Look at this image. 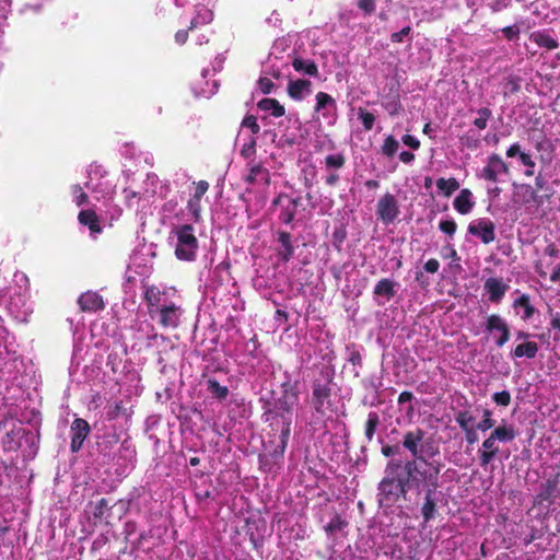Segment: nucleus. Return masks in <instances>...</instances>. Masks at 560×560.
<instances>
[{
    "label": "nucleus",
    "instance_id": "35",
    "mask_svg": "<svg viewBox=\"0 0 560 560\" xmlns=\"http://www.w3.org/2000/svg\"><path fill=\"white\" fill-rule=\"evenodd\" d=\"M187 209L190 212L191 219L195 223L202 222L201 199H195V197H190L187 202Z\"/></svg>",
    "mask_w": 560,
    "mask_h": 560
},
{
    "label": "nucleus",
    "instance_id": "64",
    "mask_svg": "<svg viewBox=\"0 0 560 560\" xmlns=\"http://www.w3.org/2000/svg\"><path fill=\"white\" fill-rule=\"evenodd\" d=\"M550 327L560 331V313H551Z\"/></svg>",
    "mask_w": 560,
    "mask_h": 560
},
{
    "label": "nucleus",
    "instance_id": "47",
    "mask_svg": "<svg viewBox=\"0 0 560 560\" xmlns=\"http://www.w3.org/2000/svg\"><path fill=\"white\" fill-rule=\"evenodd\" d=\"M242 126L250 129L254 135H258L260 132V126L254 115H246L242 121Z\"/></svg>",
    "mask_w": 560,
    "mask_h": 560
},
{
    "label": "nucleus",
    "instance_id": "11",
    "mask_svg": "<svg viewBox=\"0 0 560 560\" xmlns=\"http://www.w3.org/2000/svg\"><path fill=\"white\" fill-rule=\"evenodd\" d=\"M71 443L70 450L72 453H78L91 433V427L85 419L75 418L70 427Z\"/></svg>",
    "mask_w": 560,
    "mask_h": 560
},
{
    "label": "nucleus",
    "instance_id": "30",
    "mask_svg": "<svg viewBox=\"0 0 560 560\" xmlns=\"http://www.w3.org/2000/svg\"><path fill=\"white\" fill-rule=\"evenodd\" d=\"M315 101H316V104H315L314 109L317 113H320V112L323 113L327 108H334V109L337 108L335 98L331 95H329L328 93L318 92L315 95Z\"/></svg>",
    "mask_w": 560,
    "mask_h": 560
},
{
    "label": "nucleus",
    "instance_id": "6",
    "mask_svg": "<svg viewBox=\"0 0 560 560\" xmlns=\"http://www.w3.org/2000/svg\"><path fill=\"white\" fill-rule=\"evenodd\" d=\"M440 487H431L416 491L418 498H422L420 512L425 523L432 521L438 513V504L440 502Z\"/></svg>",
    "mask_w": 560,
    "mask_h": 560
},
{
    "label": "nucleus",
    "instance_id": "22",
    "mask_svg": "<svg viewBox=\"0 0 560 560\" xmlns=\"http://www.w3.org/2000/svg\"><path fill=\"white\" fill-rule=\"evenodd\" d=\"M302 198L295 197V198H289L288 203L285 206L281 207L280 213H279V220L283 224H291L294 221L295 214L298 212V208L301 206Z\"/></svg>",
    "mask_w": 560,
    "mask_h": 560
},
{
    "label": "nucleus",
    "instance_id": "12",
    "mask_svg": "<svg viewBox=\"0 0 560 560\" xmlns=\"http://www.w3.org/2000/svg\"><path fill=\"white\" fill-rule=\"evenodd\" d=\"M486 329L490 332L497 331L499 334V337L495 339V345L499 348H502L510 340V327L498 314H491L487 317Z\"/></svg>",
    "mask_w": 560,
    "mask_h": 560
},
{
    "label": "nucleus",
    "instance_id": "56",
    "mask_svg": "<svg viewBox=\"0 0 560 560\" xmlns=\"http://www.w3.org/2000/svg\"><path fill=\"white\" fill-rule=\"evenodd\" d=\"M411 32V27L410 26H406L404 28H401L399 32H396V33H393L390 35V40L393 43H401L404 40V37L408 36Z\"/></svg>",
    "mask_w": 560,
    "mask_h": 560
},
{
    "label": "nucleus",
    "instance_id": "24",
    "mask_svg": "<svg viewBox=\"0 0 560 560\" xmlns=\"http://www.w3.org/2000/svg\"><path fill=\"white\" fill-rule=\"evenodd\" d=\"M258 180L264 182V184L268 186L270 184V175L269 171L262 165L255 164L250 166L249 172L245 177V182L247 184L254 185Z\"/></svg>",
    "mask_w": 560,
    "mask_h": 560
},
{
    "label": "nucleus",
    "instance_id": "63",
    "mask_svg": "<svg viewBox=\"0 0 560 560\" xmlns=\"http://www.w3.org/2000/svg\"><path fill=\"white\" fill-rule=\"evenodd\" d=\"M545 255L549 257H557L559 255V248L555 243H549L544 250Z\"/></svg>",
    "mask_w": 560,
    "mask_h": 560
},
{
    "label": "nucleus",
    "instance_id": "4",
    "mask_svg": "<svg viewBox=\"0 0 560 560\" xmlns=\"http://www.w3.org/2000/svg\"><path fill=\"white\" fill-rule=\"evenodd\" d=\"M171 237L175 238L174 254L178 260L194 261L196 259L199 243L191 224L174 225L171 230Z\"/></svg>",
    "mask_w": 560,
    "mask_h": 560
},
{
    "label": "nucleus",
    "instance_id": "52",
    "mask_svg": "<svg viewBox=\"0 0 560 560\" xmlns=\"http://www.w3.org/2000/svg\"><path fill=\"white\" fill-rule=\"evenodd\" d=\"M256 154V139L252 138L248 143H245L241 149V155L244 159H250Z\"/></svg>",
    "mask_w": 560,
    "mask_h": 560
},
{
    "label": "nucleus",
    "instance_id": "15",
    "mask_svg": "<svg viewBox=\"0 0 560 560\" xmlns=\"http://www.w3.org/2000/svg\"><path fill=\"white\" fill-rule=\"evenodd\" d=\"M78 304L82 312L91 313H95L105 307L103 298L98 293L91 291L81 294L78 299Z\"/></svg>",
    "mask_w": 560,
    "mask_h": 560
},
{
    "label": "nucleus",
    "instance_id": "62",
    "mask_svg": "<svg viewBox=\"0 0 560 560\" xmlns=\"http://www.w3.org/2000/svg\"><path fill=\"white\" fill-rule=\"evenodd\" d=\"M413 398L415 396L411 392L405 390L398 396L397 402L398 405H404L406 402H411Z\"/></svg>",
    "mask_w": 560,
    "mask_h": 560
},
{
    "label": "nucleus",
    "instance_id": "20",
    "mask_svg": "<svg viewBox=\"0 0 560 560\" xmlns=\"http://www.w3.org/2000/svg\"><path fill=\"white\" fill-rule=\"evenodd\" d=\"M311 81L298 79L288 84V94L294 101H302L305 95L311 93Z\"/></svg>",
    "mask_w": 560,
    "mask_h": 560
},
{
    "label": "nucleus",
    "instance_id": "9",
    "mask_svg": "<svg viewBox=\"0 0 560 560\" xmlns=\"http://www.w3.org/2000/svg\"><path fill=\"white\" fill-rule=\"evenodd\" d=\"M183 313V308L176 305L174 302L164 304L155 311V314L159 316V325H161L163 328L173 329L179 326Z\"/></svg>",
    "mask_w": 560,
    "mask_h": 560
},
{
    "label": "nucleus",
    "instance_id": "42",
    "mask_svg": "<svg viewBox=\"0 0 560 560\" xmlns=\"http://www.w3.org/2000/svg\"><path fill=\"white\" fill-rule=\"evenodd\" d=\"M347 526V522L339 515L335 514L330 522L325 526L327 535H334Z\"/></svg>",
    "mask_w": 560,
    "mask_h": 560
},
{
    "label": "nucleus",
    "instance_id": "51",
    "mask_svg": "<svg viewBox=\"0 0 560 560\" xmlns=\"http://www.w3.org/2000/svg\"><path fill=\"white\" fill-rule=\"evenodd\" d=\"M358 8L364 12L366 15H371L376 10V1L375 0H358Z\"/></svg>",
    "mask_w": 560,
    "mask_h": 560
},
{
    "label": "nucleus",
    "instance_id": "43",
    "mask_svg": "<svg viewBox=\"0 0 560 560\" xmlns=\"http://www.w3.org/2000/svg\"><path fill=\"white\" fill-rule=\"evenodd\" d=\"M359 119L362 122L364 130L370 131L373 129L375 122V116L373 113L365 110L362 107L358 109Z\"/></svg>",
    "mask_w": 560,
    "mask_h": 560
},
{
    "label": "nucleus",
    "instance_id": "38",
    "mask_svg": "<svg viewBox=\"0 0 560 560\" xmlns=\"http://www.w3.org/2000/svg\"><path fill=\"white\" fill-rule=\"evenodd\" d=\"M455 421L462 430L474 427L475 417L467 410H462L456 413Z\"/></svg>",
    "mask_w": 560,
    "mask_h": 560
},
{
    "label": "nucleus",
    "instance_id": "10",
    "mask_svg": "<svg viewBox=\"0 0 560 560\" xmlns=\"http://www.w3.org/2000/svg\"><path fill=\"white\" fill-rule=\"evenodd\" d=\"M500 174H509V165L499 154L492 153L488 158L487 164L481 170L479 177L487 182L497 183Z\"/></svg>",
    "mask_w": 560,
    "mask_h": 560
},
{
    "label": "nucleus",
    "instance_id": "57",
    "mask_svg": "<svg viewBox=\"0 0 560 560\" xmlns=\"http://www.w3.org/2000/svg\"><path fill=\"white\" fill-rule=\"evenodd\" d=\"M404 144L408 145L412 150H418L420 148V141L411 135H405L401 138Z\"/></svg>",
    "mask_w": 560,
    "mask_h": 560
},
{
    "label": "nucleus",
    "instance_id": "31",
    "mask_svg": "<svg viewBox=\"0 0 560 560\" xmlns=\"http://www.w3.org/2000/svg\"><path fill=\"white\" fill-rule=\"evenodd\" d=\"M438 188L444 194L445 197H450L459 188V183L456 178L451 177L445 179L443 177L436 180Z\"/></svg>",
    "mask_w": 560,
    "mask_h": 560
},
{
    "label": "nucleus",
    "instance_id": "21",
    "mask_svg": "<svg viewBox=\"0 0 560 560\" xmlns=\"http://www.w3.org/2000/svg\"><path fill=\"white\" fill-rule=\"evenodd\" d=\"M471 198L472 192L468 188L462 189L453 201L455 210L460 214L469 213L475 206V202L471 200Z\"/></svg>",
    "mask_w": 560,
    "mask_h": 560
},
{
    "label": "nucleus",
    "instance_id": "54",
    "mask_svg": "<svg viewBox=\"0 0 560 560\" xmlns=\"http://www.w3.org/2000/svg\"><path fill=\"white\" fill-rule=\"evenodd\" d=\"M195 184L196 188L191 197H195V199H201L209 189V183L207 180L201 179Z\"/></svg>",
    "mask_w": 560,
    "mask_h": 560
},
{
    "label": "nucleus",
    "instance_id": "33",
    "mask_svg": "<svg viewBox=\"0 0 560 560\" xmlns=\"http://www.w3.org/2000/svg\"><path fill=\"white\" fill-rule=\"evenodd\" d=\"M324 164L328 171L340 170L346 164V156L342 153L329 154L325 158Z\"/></svg>",
    "mask_w": 560,
    "mask_h": 560
},
{
    "label": "nucleus",
    "instance_id": "61",
    "mask_svg": "<svg viewBox=\"0 0 560 560\" xmlns=\"http://www.w3.org/2000/svg\"><path fill=\"white\" fill-rule=\"evenodd\" d=\"M400 452V447L399 445H384L382 446V450H381V453L385 456V457H389V456H393L395 454H399Z\"/></svg>",
    "mask_w": 560,
    "mask_h": 560
},
{
    "label": "nucleus",
    "instance_id": "18",
    "mask_svg": "<svg viewBox=\"0 0 560 560\" xmlns=\"http://www.w3.org/2000/svg\"><path fill=\"white\" fill-rule=\"evenodd\" d=\"M78 222L86 226L91 234H101L103 232L100 217L93 209L81 210L78 214Z\"/></svg>",
    "mask_w": 560,
    "mask_h": 560
},
{
    "label": "nucleus",
    "instance_id": "1",
    "mask_svg": "<svg viewBox=\"0 0 560 560\" xmlns=\"http://www.w3.org/2000/svg\"><path fill=\"white\" fill-rule=\"evenodd\" d=\"M425 431L416 428L405 432L402 447L407 450L411 459L402 462L401 471L411 490L440 487V474L444 464L434 457L440 454L439 446L432 441H424Z\"/></svg>",
    "mask_w": 560,
    "mask_h": 560
},
{
    "label": "nucleus",
    "instance_id": "58",
    "mask_svg": "<svg viewBox=\"0 0 560 560\" xmlns=\"http://www.w3.org/2000/svg\"><path fill=\"white\" fill-rule=\"evenodd\" d=\"M440 262L435 258L429 259L424 265L423 269L429 273H435L439 271Z\"/></svg>",
    "mask_w": 560,
    "mask_h": 560
},
{
    "label": "nucleus",
    "instance_id": "49",
    "mask_svg": "<svg viewBox=\"0 0 560 560\" xmlns=\"http://www.w3.org/2000/svg\"><path fill=\"white\" fill-rule=\"evenodd\" d=\"M439 229L447 234L448 236H453L457 230V224L456 222L451 219V220H442L439 224Z\"/></svg>",
    "mask_w": 560,
    "mask_h": 560
},
{
    "label": "nucleus",
    "instance_id": "14",
    "mask_svg": "<svg viewBox=\"0 0 560 560\" xmlns=\"http://www.w3.org/2000/svg\"><path fill=\"white\" fill-rule=\"evenodd\" d=\"M483 288L489 295V301L498 304L504 298L510 287L502 279L491 277L485 281Z\"/></svg>",
    "mask_w": 560,
    "mask_h": 560
},
{
    "label": "nucleus",
    "instance_id": "37",
    "mask_svg": "<svg viewBox=\"0 0 560 560\" xmlns=\"http://www.w3.org/2000/svg\"><path fill=\"white\" fill-rule=\"evenodd\" d=\"M398 148L399 142L395 139L394 136L389 135L384 140L382 145V153L387 158H393L398 151Z\"/></svg>",
    "mask_w": 560,
    "mask_h": 560
},
{
    "label": "nucleus",
    "instance_id": "36",
    "mask_svg": "<svg viewBox=\"0 0 560 560\" xmlns=\"http://www.w3.org/2000/svg\"><path fill=\"white\" fill-rule=\"evenodd\" d=\"M478 117L474 120V126L483 130L488 126V120L492 117V112L488 107H481L477 110Z\"/></svg>",
    "mask_w": 560,
    "mask_h": 560
},
{
    "label": "nucleus",
    "instance_id": "34",
    "mask_svg": "<svg viewBox=\"0 0 560 560\" xmlns=\"http://www.w3.org/2000/svg\"><path fill=\"white\" fill-rule=\"evenodd\" d=\"M208 390L218 399L224 400L229 395V388L221 385L215 378L207 381Z\"/></svg>",
    "mask_w": 560,
    "mask_h": 560
},
{
    "label": "nucleus",
    "instance_id": "55",
    "mask_svg": "<svg viewBox=\"0 0 560 560\" xmlns=\"http://www.w3.org/2000/svg\"><path fill=\"white\" fill-rule=\"evenodd\" d=\"M258 85H259V90L264 94H270L272 89L275 88V83L268 78H260L258 80Z\"/></svg>",
    "mask_w": 560,
    "mask_h": 560
},
{
    "label": "nucleus",
    "instance_id": "23",
    "mask_svg": "<svg viewBox=\"0 0 560 560\" xmlns=\"http://www.w3.org/2000/svg\"><path fill=\"white\" fill-rule=\"evenodd\" d=\"M539 350L538 343L535 341H525L523 343L517 345L512 351L511 357L514 359L518 358H527L534 359L537 355Z\"/></svg>",
    "mask_w": 560,
    "mask_h": 560
},
{
    "label": "nucleus",
    "instance_id": "25",
    "mask_svg": "<svg viewBox=\"0 0 560 560\" xmlns=\"http://www.w3.org/2000/svg\"><path fill=\"white\" fill-rule=\"evenodd\" d=\"M257 107L262 112H270V114L276 118L282 117L285 114L284 106L281 105L280 102L276 98H261L257 103Z\"/></svg>",
    "mask_w": 560,
    "mask_h": 560
},
{
    "label": "nucleus",
    "instance_id": "48",
    "mask_svg": "<svg viewBox=\"0 0 560 560\" xmlns=\"http://www.w3.org/2000/svg\"><path fill=\"white\" fill-rule=\"evenodd\" d=\"M199 24V22L197 21V19H192L191 22H190V25L188 27V30H179L176 34H175V40L176 43H178L179 45H183L187 42V38H188V31L189 30H194L195 27H197Z\"/></svg>",
    "mask_w": 560,
    "mask_h": 560
},
{
    "label": "nucleus",
    "instance_id": "59",
    "mask_svg": "<svg viewBox=\"0 0 560 560\" xmlns=\"http://www.w3.org/2000/svg\"><path fill=\"white\" fill-rule=\"evenodd\" d=\"M347 233L345 229L335 230L332 233V241L335 246H339L346 240Z\"/></svg>",
    "mask_w": 560,
    "mask_h": 560
},
{
    "label": "nucleus",
    "instance_id": "45",
    "mask_svg": "<svg viewBox=\"0 0 560 560\" xmlns=\"http://www.w3.org/2000/svg\"><path fill=\"white\" fill-rule=\"evenodd\" d=\"M492 400L498 406L508 407L511 404V394L508 390L494 393L492 395Z\"/></svg>",
    "mask_w": 560,
    "mask_h": 560
},
{
    "label": "nucleus",
    "instance_id": "27",
    "mask_svg": "<svg viewBox=\"0 0 560 560\" xmlns=\"http://www.w3.org/2000/svg\"><path fill=\"white\" fill-rule=\"evenodd\" d=\"M374 295L384 296L387 301L393 299L396 294L394 281L384 278L377 281L373 290Z\"/></svg>",
    "mask_w": 560,
    "mask_h": 560
},
{
    "label": "nucleus",
    "instance_id": "17",
    "mask_svg": "<svg viewBox=\"0 0 560 560\" xmlns=\"http://www.w3.org/2000/svg\"><path fill=\"white\" fill-rule=\"evenodd\" d=\"M529 40L548 51L555 50L559 47L558 39L550 34L549 30H538L532 32L529 34Z\"/></svg>",
    "mask_w": 560,
    "mask_h": 560
},
{
    "label": "nucleus",
    "instance_id": "44",
    "mask_svg": "<svg viewBox=\"0 0 560 560\" xmlns=\"http://www.w3.org/2000/svg\"><path fill=\"white\" fill-rule=\"evenodd\" d=\"M460 143L469 150H477L480 147V139L471 133H465L459 138Z\"/></svg>",
    "mask_w": 560,
    "mask_h": 560
},
{
    "label": "nucleus",
    "instance_id": "8",
    "mask_svg": "<svg viewBox=\"0 0 560 560\" xmlns=\"http://www.w3.org/2000/svg\"><path fill=\"white\" fill-rule=\"evenodd\" d=\"M312 405L317 413L324 415L331 406V387L329 382L314 381L312 392Z\"/></svg>",
    "mask_w": 560,
    "mask_h": 560
},
{
    "label": "nucleus",
    "instance_id": "40",
    "mask_svg": "<svg viewBox=\"0 0 560 560\" xmlns=\"http://www.w3.org/2000/svg\"><path fill=\"white\" fill-rule=\"evenodd\" d=\"M113 505L105 498L98 500L93 509V517L96 521H102L104 518L105 512L109 511Z\"/></svg>",
    "mask_w": 560,
    "mask_h": 560
},
{
    "label": "nucleus",
    "instance_id": "50",
    "mask_svg": "<svg viewBox=\"0 0 560 560\" xmlns=\"http://www.w3.org/2000/svg\"><path fill=\"white\" fill-rule=\"evenodd\" d=\"M520 161L524 166H526V171L524 172L525 176H533L535 162L532 156L527 153H522L520 154Z\"/></svg>",
    "mask_w": 560,
    "mask_h": 560
},
{
    "label": "nucleus",
    "instance_id": "32",
    "mask_svg": "<svg viewBox=\"0 0 560 560\" xmlns=\"http://www.w3.org/2000/svg\"><path fill=\"white\" fill-rule=\"evenodd\" d=\"M514 307H522L524 310L522 316L524 320L532 318L535 314V307L530 304V300L527 294H522L518 299H516L514 301Z\"/></svg>",
    "mask_w": 560,
    "mask_h": 560
},
{
    "label": "nucleus",
    "instance_id": "53",
    "mask_svg": "<svg viewBox=\"0 0 560 560\" xmlns=\"http://www.w3.org/2000/svg\"><path fill=\"white\" fill-rule=\"evenodd\" d=\"M501 32L508 40H515L520 37V27L517 25L505 26Z\"/></svg>",
    "mask_w": 560,
    "mask_h": 560
},
{
    "label": "nucleus",
    "instance_id": "28",
    "mask_svg": "<svg viewBox=\"0 0 560 560\" xmlns=\"http://www.w3.org/2000/svg\"><path fill=\"white\" fill-rule=\"evenodd\" d=\"M380 424L381 419L378 413L376 411H370L364 425V436L369 443L373 441Z\"/></svg>",
    "mask_w": 560,
    "mask_h": 560
},
{
    "label": "nucleus",
    "instance_id": "19",
    "mask_svg": "<svg viewBox=\"0 0 560 560\" xmlns=\"http://www.w3.org/2000/svg\"><path fill=\"white\" fill-rule=\"evenodd\" d=\"M143 300L147 303L148 312L154 318L155 311L160 307L162 292L156 285L143 284Z\"/></svg>",
    "mask_w": 560,
    "mask_h": 560
},
{
    "label": "nucleus",
    "instance_id": "46",
    "mask_svg": "<svg viewBox=\"0 0 560 560\" xmlns=\"http://www.w3.org/2000/svg\"><path fill=\"white\" fill-rule=\"evenodd\" d=\"M497 456V454L480 448L478 451V459L480 467L486 469L495 459Z\"/></svg>",
    "mask_w": 560,
    "mask_h": 560
},
{
    "label": "nucleus",
    "instance_id": "3",
    "mask_svg": "<svg viewBox=\"0 0 560 560\" xmlns=\"http://www.w3.org/2000/svg\"><path fill=\"white\" fill-rule=\"evenodd\" d=\"M402 462L392 459L385 468L386 476L378 485V503L382 506L390 508L396 504L400 498H406L410 489L406 478L401 472Z\"/></svg>",
    "mask_w": 560,
    "mask_h": 560
},
{
    "label": "nucleus",
    "instance_id": "26",
    "mask_svg": "<svg viewBox=\"0 0 560 560\" xmlns=\"http://www.w3.org/2000/svg\"><path fill=\"white\" fill-rule=\"evenodd\" d=\"M292 67L295 71L303 72L310 77L318 75L317 65L313 60L295 57L292 60Z\"/></svg>",
    "mask_w": 560,
    "mask_h": 560
},
{
    "label": "nucleus",
    "instance_id": "41",
    "mask_svg": "<svg viewBox=\"0 0 560 560\" xmlns=\"http://www.w3.org/2000/svg\"><path fill=\"white\" fill-rule=\"evenodd\" d=\"M71 194L73 196V201L78 207H81L89 202L90 198L88 194L83 190V188L79 184H74L70 187Z\"/></svg>",
    "mask_w": 560,
    "mask_h": 560
},
{
    "label": "nucleus",
    "instance_id": "16",
    "mask_svg": "<svg viewBox=\"0 0 560 560\" xmlns=\"http://www.w3.org/2000/svg\"><path fill=\"white\" fill-rule=\"evenodd\" d=\"M277 242L280 245L277 250L279 259L283 262H288L294 255L291 234L287 231L279 230L277 232Z\"/></svg>",
    "mask_w": 560,
    "mask_h": 560
},
{
    "label": "nucleus",
    "instance_id": "13",
    "mask_svg": "<svg viewBox=\"0 0 560 560\" xmlns=\"http://www.w3.org/2000/svg\"><path fill=\"white\" fill-rule=\"evenodd\" d=\"M468 233L477 236L483 244H490L495 240V225L490 219H479L468 225Z\"/></svg>",
    "mask_w": 560,
    "mask_h": 560
},
{
    "label": "nucleus",
    "instance_id": "60",
    "mask_svg": "<svg viewBox=\"0 0 560 560\" xmlns=\"http://www.w3.org/2000/svg\"><path fill=\"white\" fill-rule=\"evenodd\" d=\"M477 430L475 427L463 430L468 444H475L478 441Z\"/></svg>",
    "mask_w": 560,
    "mask_h": 560
},
{
    "label": "nucleus",
    "instance_id": "5",
    "mask_svg": "<svg viewBox=\"0 0 560 560\" xmlns=\"http://www.w3.org/2000/svg\"><path fill=\"white\" fill-rule=\"evenodd\" d=\"M516 438V431L512 424H502L494 428L490 435L482 442L481 450L499 454L500 448L498 442L508 443Z\"/></svg>",
    "mask_w": 560,
    "mask_h": 560
},
{
    "label": "nucleus",
    "instance_id": "29",
    "mask_svg": "<svg viewBox=\"0 0 560 560\" xmlns=\"http://www.w3.org/2000/svg\"><path fill=\"white\" fill-rule=\"evenodd\" d=\"M119 417H130V413H128L127 407L122 400L115 401L107 406V420L113 421L118 419Z\"/></svg>",
    "mask_w": 560,
    "mask_h": 560
},
{
    "label": "nucleus",
    "instance_id": "2",
    "mask_svg": "<svg viewBox=\"0 0 560 560\" xmlns=\"http://www.w3.org/2000/svg\"><path fill=\"white\" fill-rule=\"evenodd\" d=\"M298 401L299 390L296 385L287 382L282 384L281 396L275 401L272 408H268L264 412L265 421L270 422L271 427L280 424V443L268 455L260 457V465L269 466V470H271L270 465H278L283 459L291 432L292 411Z\"/></svg>",
    "mask_w": 560,
    "mask_h": 560
},
{
    "label": "nucleus",
    "instance_id": "7",
    "mask_svg": "<svg viewBox=\"0 0 560 560\" xmlns=\"http://www.w3.org/2000/svg\"><path fill=\"white\" fill-rule=\"evenodd\" d=\"M399 213V205L393 194L386 192L380 198L376 206V214L383 223H393L398 218Z\"/></svg>",
    "mask_w": 560,
    "mask_h": 560
},
{
    "label": "nucleus",
    "instance_id": "39",
    "mask_svg": "<svg viewBox=\"0 0 560 560\" xmlns=\"http://www.w3.org/2000/svg\"><path fill=\"white\" fill-rule=\"evenodd\" d=\"M495 420L492 418V411L488 408L482 411V419L476 425V429L485 432L490 429H494Z\"/></svg>",
    "mask_w": 560,
    "mask_h": 560
}]
</instances>
